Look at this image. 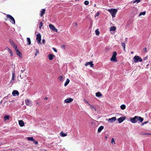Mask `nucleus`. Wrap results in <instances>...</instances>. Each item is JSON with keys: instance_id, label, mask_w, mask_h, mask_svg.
<instances>
[{"instance_id": "obj_1", "label": "nucleus", "mask_w": 151, "mask_h": 151, "mask_svg": "<svg viewBox=\"0 0 151 151\" xmlns=\"http://www.w3.org/2000/svg\"><path fill=\"white\" fill-rule=\"evenodd\" d=\"M107 10L110 13L113 18L115 17V15L117 12V9H108Z\"/></svg>"}, {"instance_id": "obj_2", "label": "nucleus", "mask_w": 151, "mask_h": 151, "mask_svg": "<svg viewBox=\"0 0 151 151\" xmlns=\"http://www.w3.org/2000/svg\"><path fill=\"white\" fill-rule=\"evenodd\" d=\"M134 62L136 63L138 62L142 61V59L138 56H135L133 58Z\"/></svg>"}, {"instance_id": "obj_3", "label": "nucleus", "mask_w": 151, "mask_h": 151, "mask_svg": "<svg viewBox=\"0 0 151 151\" xmlns=\"http://www.w3.org/2000/svg\"><path fill=\"white\" fill-rule=\"evenodd\" d=\"M6 17L9 18V20L12 24H15V20L14 18L10 15L7 14Z\"/></svg>"}, {"instance_id": "obj_4", "label": "nucleus", "mask_w": 151, "mask_h": 151, "mask_svg": "<svg viewBox=\"0 0 151 151\" xmlns=\"http://www.w3.org/2000/svg\"><path fill=\"white\" fill-rule=\"evenodd\" d=\"M117 54L116 52L114 51L113 52V55L111 59V61L114 62H116L117 60L116 59V56Z\"/></svg>"}, {"instance_id": "obj_5", "label": "nucleus", "mask_w": 151, "mask_h": 151, "mask_svg": "<svg viewBox=\"0 0 151 151\" xmlns=\"http://www.w3.org/2000/svg\"><path fill=\"white\" fill-rule=\"evenodd\" d=\"M36 40L37 42V43L38 44H41V35L40 33H38L37 35Z\"/></svg>"}, {"instance_id": "obj_6", "label": "nucleus", "mask_w": 151, "mask_h": 151, "mask_svg": "<svg viewBox=\"0 0 151 151\" xmlns=\"http://www.w3.org/2000/svg\"><path fill=\"white\" fill-rule=\"evenodd\" d=\"M137 116H135L133 118H131L130 119V121L132 123H135L137 121Z\"/></svg>"}, {"instance_id": "obj_7", "label": "nucleus", "mask_w": 151, "mask_h": 151, "mask_svg": "<svg viewBox=\"0 0 151 151\" xmlns=\"http://www.w3.org/2000/svg\"><path fill=\"white\" fill-rule=\"evenodd\" d=\"M26 104L27 106H31L32 105V101H30L29 99H26L25 100Z\"/></svg>"}, {"instance_id": "obj_8", "label": "nucleus", "mask_w": 151, "mask_h": 151, "mask_svg": "<svg viewBox=\"0 0 151 151\" xmlns=\"http://www.w3.org/2000/svg\"><path fill=\"white\" fill-rule=\"evenodd\" d=\"M49 27L53 31L56 32H58V29L55 28V27L52 24H50L49 25Z\"/></svg>"}, {"instance_id": "obj_9", "label": "nucleus", "mask_w": 151, "mask_h": 151, "mask_svg": "<svg viewBox=\"0 0 151 151\" xmlns=\"http://www.w3.org/2000/svg\"><path fill=\"white\" fill-rule=\"evenodd\" d=\"M116 119V117H114L111 118L109 119H108V121L110 123H112L115 122Z\"/></svg>"}, {"instance_id": "obj_10", "label": "nucleus", "mask_w": 151, "mask_h": 151, "mask_svg": "<svg viewBox=\"0 0 151 151\" xmlns=\"http://www.w3.org/2000/svg\"><path fill=\"white\" fill-rule=\"evenodd\" d=\"M126 119V117L123 116L120 117L117 119L119 123H121L123 121Z\"/></svg>"}, {"instance_id": "obj_11", "label": "nucleus", "mask_w": 151, "mask_h": 151, "mask_svg": "<svg viewBox=\"0 0 151 151\" xmlns=\"http://www.w3.org/2000/svg\"><path fill=\"white\" fill-rule=\"evenodd\" d=\"M73 101V99L70 98H69L64 101L66 103H70Z\"/></svg>"}, {"instance_id": "obj_12", "label": "nucleus", "mask_w": 151, "mask_h": 151, "mask_svg": "<svg viewBox=\"0 0 151 151\" xmlns=\"http://www.w3.org/2000/svg\"><path fill=\"white\" fill-rule=\"evenodd\" d=\"M16 51V54L17 55L19 56L20 58L22 57V55L21 52H20L19 50L17 49H15Z\"/></svg>"}, {"instance_id": "obj_13", "label": "nucleus", "mask_w": 151, "mask_h": 151, "mask_svg": "<svg viewBox=\"0 0 151 151\" xmlns=\"http://www.w3.org/2000/svg\"><path fill=\"white\" fill-rule=\"evenodd\" d=\"M12 94L14 96H16L17 95L18 96L19 93L18 91L17 90H14L12 92Z\"/></svg>"}, {"instance_id": "obj_14", "label": "nucleus", "mask_w": 151, "mask_h": 151, "mask_svg": "<svg viewBox=\"0 0 151 151\" xmlns=\"http://www.w3.org/2000/svg\"><path fill=\"white\" fill-rule=\"evenodd\" d=\"M89 65H90V67H93L94 65L93 64V62L91 61L90 62H88L86 63L85 64V65L86 66Z\"/></svg>"}, {"instance_id": "obj_15", "label": "nucleus", "mask_w": 151, "mask_h": 151, "mask_svg": "<svg viewBox=\"0 0 151 151\" xmlns=\"http://www.w3.org/2000/svg\"><path fill=\"white\" fill-rule=\"evenodd\" d=\"M15 73H14L12 72V80L10 81V83H13L14 82V81L15 79Z\"/></svg>"}, {"instance_id": "obj_16", "label": "nucleus", "mask_w": 151, "mask_h": 151, "mask_svg": "<svg viewBox=\"0 0 151 151\" xmlns=\"http://www.w3.org/2000/svg\"><path fill=\"white\" fill-rule=\"evenodd\" d=\"M19 125L21 127H23L24 125V123L23 122V121L22 120H20L19 121Z\"/></svg>"}, {"instance_id": "obj_17", "label": "nucleus", "mask_w": 151, "mask_h": 151, "mask_svg": "<svg viewBox=\"0 0 151 151\" xmlns=\"http://www.w3.org/2000/svg\"><path fill=\"white\" fill-rule=\"evenodd\" d=\"M45 9H43L42 10L40 14V15L41 17H42L43 16V14L45 13Z\"/></svg>"}, {"instance_id": "obj_18", "label": "nucleus", "mask_w": 151, "mask_h": 151, "mask_svg": "<svg viewBox=\"0 0 151 151\" xmlns=\"http://www.w3.org/2000/svg\"><path fill=\"white\" fill-rule=\"evenodd\" d=\"M55 56L53 55L50 54L49 55L48 57L50 60H52L53 59V57Z\"/></svg>"}, {"instance_id": "obj_19", "label": "nucleus", "mask_w": 151, "mask_h": 151, "mask_svg": "<svg viewBox=\"0 0 151 151\" xmlns=\"http://www.w3.org/2000/svg\"><path fill=\"white\" fill-rule=\"evenodd\" d=\"M60 135L61 137H64L67 136V134L66 133H64L63 131H62L60 133Z\"/></svg>"}, {"instance_id": "obj_20", "label": "nucleus", "mask_w": 151, "mask_h": 151, "mask_svg": "<svg viewBox=\"0 0 151 151\" xmlns=\"http://www.w3.org/2000/svg\"><path fill=\"white\" fill-rule=\"evenodd\" d=\"M137 121H139L140 122H142L143 121V120H144L143 118L141 117L140 116H137Z\"/></svg>"}, {"instance_id": "obj_21", "label": "nucleus", "mask_w": 151, "mask_h": 151, "mask_svg": "<svg viewBox=\"0 0 151 151\" xmlns=\"http://www.w3.org/2000/svg\"><path fill=\"white\" fill-rule=\"evenodd\" d=\"M104 127L103 126H100L98 129V132L99 133L103 129Z\"/></svg>"}, {"instance_id": "obj_22", "label": "nucleus", "mask_w": 151, "mask_h": 151, "mask_svg": "<svg viewBox=\"0 0 151 151\" xmlns=\"http://www.w3.org/2000/svg\"><path fill=\"white\" fill-rule=\"evenodd\" d=\"M96 96L97 97H99L102 96V94L100 92H97L96 93Z\"/></svg>"}, {"instance_id": "obj_23", "label": "nucleus", "mask_w": 151, "mask_h": 151, "mask_svg": "<svg viewBox=\"0 0 151 151\" xmlns=\"http://www.w3.org/2000/svg\"><path fill=\"white\" fill-rule=\"evenodd\" d=\"M9 115L5 116L4 117V121H6V120H8L9 119Z\"/></svg>"}, {"instance_id": "obj_24", "label": "nucleus", "mask_w": 151, "mask_h": 151, "mask_svg": "<svg viewBox=\"0 0 151 151\" xmlns=\"http://www.w3.org/2000/svg\"><path fill=\"white\" fill-rule=\"evenodd\" d=\"M120 108L122 110H124L126 109V106L124 104H122L120 106Z\"/></svg>"}, {"instance_id": "obj_25", "label": "nucleus", "mask_w": 151, "mask_h": 151, "mask_svg": "<svg viewBox=\"0 0 151 151\" xmlns=\"http://www.w3.org/2000/svg\"><path fill=\"white\" fill-rule=\"evenodd\" d=\"M70 82V80L69 79H67L66 80V82L64 84V86H66Z\"/></svg>"}, {"instance_id": "obj_26", "label": "nucleus", "mask_w": 151, "mask_h": 151, "mask_svg": "<svg viewBox=\"0 0 151 151\" xmlns=\"http://www.w3.org/2000/svg\"><path fill=\"white\" fill-rule=\"evenodd\" d=\"M27 139L29 141H34V139L32 137H27Z\"/></svg>"}, {"instance_id": "obj_27", "label": "nucleus", "mask_w": 151, "mask_h": 151, "mask_svg": "<svg viewBox=\"0 0 151 151\" xmlns=\"http://www.w3.org/2000/svg\"><path fill=\"white\" fill-rule=\"evenodd\" d=\"M27 40L28 42L27 45H30L31 44V41L30 38L29 37H27Z\"/></svg>"}, {"instance_id": "obj_28", "label": "nucleus", "mask_w": 151, "mask_h": 151, "mask_svg": "<svg viewBox=\"0 0 151 151\" xmlns=\"http://www.w3.org/2000/svg\"><path fill=\"white\" fill-rule=\"evenodd\" d=\"M141 0H135V1H133L131 2L133 4L136 3V4H137Z\"/></svg>"}, {"instance_id": "obj_29", "label": "nucleus", "mask_w": 151, "mask_h": 151, "mask_svg": "<svg viewBox=\"0 0 151 151\" xmlns=\"http://www.w3.org/2000/svg\"><path fill=\"white\" fill-rule=\"evenodd\" d=\"M116 27L113 26L111 27L110 28V31H115L116 30Z\"/></svg>"}, {"instance_id": "obj_30", "label": "nucleus", "mask_w": 151, "mask_h": 151, "mask_svg": "<svg viewBox=\"0 0 151 151\" xmlns=\"http://www.w3.org/2000/svg\"><path fill=\"white\" fill-rule=\"evenodd\" d=\"M95 33L97 35H99L100 32L99 31L98 29H97L95 30Z\"/></svg>"}, {"instance_id": "obj_31", "label": "nucleus", "mask_w": 151, "mask_h": 151, "mask_svg": "<svg viewBox=\"0 0 151 151\" xmlns=\"http://www.w3.org/2000/svg\"><path fill=\"white\" fill-rule=\"evenodd\" d=\"M122 46L123 47L124 50L125 51V45L124 42L122 43Z\"/></svg>"}, {"instance_id": "obj_32", "label": "nucleus", "mask_w": 151, "mask_h": 151, "mask_svg": "<svg viewBox=\"0 0 151 151\" xmlns=\"http://www.w3.org/2000/svg\"><path fill=\"white\" fill-rule=\"evenodd\" d=\"M142 135H151V134L149 133H148L143 132L142 133Z\"/></svg>"}, {"instance_id": "obj_33", "label": "nucleus", "mask_w": 151, "mask_h": 151, "mask_svg": "<svg viewBox=\"0 0 151 151\" xmlns=\"http://www.w3.org/2000/svg\"><path fill=\"white\" fill-rule=\"evenodd\" d=\"M146 12H141L139 14V16H140L142 15H145V14Z\"/></svg>"}, {"instance_id": "obj_34", "label": "nucleus", "mask_w": 151, "mask_h": 151, "mask_svg": "<svg viewBox=\"0 0 151 151\" xmlns=\"http://www.w3.org/2000/svg\"><path fill=\"white\" fill-rule=\"evenodd\" d=\"M12 46L14 47L15 48V49H17V46L14 43V44H13V45H12Z\"/></svg>"}, {"instance_id": "obj_35", "label": "nucleus", "mask_w": 151, "mask_h": 151, "mask_svg": "<svg viewBox=\"0 0 151 151\" xmlns=\"http://www.w3.org/2000/svg\"><path fill=\"white\" fill-rule=\"evenodd\" d=\"M35 50H36V53L35 54V56H36L37 55V54L39 53V50L37 49H36Z\"/></svg>"}, {"instance_id": "obj_36", "label": "nucleus", "mask_w": 151, "mask_h": 151, "mask_svg": "<svg viewBox=\"0 0 151 151\" xmlns=\"http://www.w3.org/2000/svg\"><path fill=\"white\" fill-rule=\"evenodd\" d=\"M111 143L112 144H115V142L114 138H112L111 140Z\"/></svg>"}, {"instance_id": "obj_37", "label": "nucleus", "mask_w": 151, "mask_h": 151, "mask_svg": "<svg viewBox=\"0 0 151 151\" xmlns=\"http://www.w3.org/2000/svg\"><path fill=\"white\" fill-rule=\"evenodd\" d=\"M148 122H149L148 121H147L145 122H144L141 124V126H143L144 124H146L148 123Z\"/></svg>"}, {"instance_id": "obj_38", "label": "nucleus", "mask_w": 151, "mask_h": 151, "mask_svg": "<svg viewBox=\"0 0 151 151\" xmlns=\"http://www.w3.org/2000/svg\"><path fill=\"white\" fill-rule=\"evenodd\" d=\"M58 78L59 79L60 81H62L63 79V77L62 76H60Z\"/></svg>"}, {"instance_id": "obj_39", "label": "nucleus", "mask_w": 151, "mask_h": 151, "mask_svg": "<svg viewBox=\"0 0 151 151\" xmlns=\"http://www.w3.org/2000/svg\"><path fill=\"white\" fill-rule=\"evenodd\" d=\"M84 3L85 5H88V4L89 2L88 1H84Z\"/></svg>"}, {"instance_id": "obj_40", "label": "nucleus", "mask_w": 151, "mask_h": 151, "mask_svg": "<svg viewBox=\"0 0 151 151\" xmlns=\"http://www.w3.org/2000/svg\"><path fill=\"white\" fill-rule=\"evenodd\" d=\"M99 14H100V13L99 12H97L96 13V14L95 16V17H97L99 15Z\"/></svg>"}, {"instance_id": "obj_41", "label": "nucleus", "mask_w": 151, "mask_h": 151, "mask_svg": "<svg viewBox=\"0 0 151 151\" xmlns=\"http://www.w3.org/2000/svg\"><path fill=\"white\" fill-rule=\"evenodd\" d=\"M91 109L93 111H96V109L94 106L93 107H92V108H91Z\"/></svg>"}, {"instance_id": "obj_42", "label": "nucleus", "mask_w": 151, "mask_h": 151, "mask_svg": "<svg viewBox=\"0 0 151 151\" xmlns=\"http://www.w3.org/2000/svg\"><path fill=\"white\" fill-rule=\"evenodd\" d=\"M42 22H41L40 23V25H39V27L40 29H41L42 27Z\"/></svg>"}, {"instance_id": "obj_43", "label": "nucleus", "mask_w": 151, "mask_h": 151, "mask_svg": "<svg viewBox=\"0 0 151 151\" xmlns=\"http://www.w3.org/2000/svg\"><path fill=\"white\" fill-rule=\"evenodd\" d=\"M9 52L10 53V56H13V52H12V50H11Z\"/></svg>"}, {"instance_id": "obj_44", "label": "nucleus", "mask_w": 151, "mask_h": 151, "mask_svg": "<svg viewBox=\"0 0 151 151\" xmlns=\"http://www.w3.org/2000/svg\"><path fill=\"white\" fill-rule=\"evenodd\" d=\"M83 101H84V102L86 103V104H89L88 103V102L85 99H84L83 100Z\"/></svg>"}, {"instance_id": "obj_45", "label": "nucleus", "mask_w": 151, "mask_h": 151, "mask_svg": "<svg viewBox=\"0 0 151 151\" xmlns=\"http://www.w3.org/2000/svg\"><path fill=\"white\" fill-rule=\"evenodd\" d=\"M33 142H34L36 144H37L38 143V142L37 141H35V139H34V141H33Z\"/></svg>"}, {"instance_id": "obj_46", "label": "nucleus", "mask_w": 151, "mask_h": 151, "mask_svg": "<svg viewBox=\"0 0 151 151\" xmlns=\"http://www.w3.org/2000/svg\"><path fill=\"white\" fill-rule=\"evenodd\" d=\"M42 42L44 44H45V40L44 39H43L42 40Z\"/></svg>"}, {"instance_id": "obj_47", "label": "nucleus", "mask_w": 151, "mask_h": 151, "mask_svg": "<svg viewBox=\"0 0 151 151\" xmlns=\"http://www.w3.org/2000/svg\"><path fill=\"white\" fill-rule=\"evenodd\" d=\"M52 49L54 50V51H55V52H57V50L55 48H53Z\"/></svg>"}, {"instance_id": "obj_48", "label": "nucleus", "mask_w": 151, "mask_h": 151, "mask_svg": "<svg viewBox=\"0 0 151 151\" xmlns=\"http://www.w3.org/2000/svg\"><path fill=\"white\" fill-rule=\"evenodd\" d=\"M10 42L12 45H13V44H14L15 43L13 42V41H10Z\"/></svg>"}, {"instance_id": "obj_49", "label": "nucleus", "mask_w": 151, "mask_h": 151, "mask_svg": "<svg viewBox=\"0 0 151 151\" xmlns=\"http://www.w3.org/2000/svg\"><path fill=\"white\" fill-rule=\"evenodd\" d=\"M61 47H62V48H63V49H65V45H63L61 46Z\"/></svg>"}, {"instance_id": "obj_50", "label": "nucleus", "mask_w": 151, "mask_h": 151, "mask_svg": "<svg viewBox=\"0 0 151 151\" xmlns=\"http://www.w3.org/2000/svg\"><path fill=\"white\" fill-rule=\"evenodd\" d=\"M7 50L8 51H9V52L11 50L9 48H7Z\"/></svg>"}, {"instance_id": "obj_51", "label": "nucleus", "mask_w": 151, "mask_h": 151, "mask_svg": "<svg viewBox=\"0 0 151 151\" xmlns=\"http://www.w3.org/2000/svg\"><path fill=\"white\" fill-rule=\"evenodd\" d=\"M88 105H89L91 107V108H92V107H93V106H92V105H91L89 104H88Z\"/></svg>"}, {"instance_id": "obj_52", "label": "nucleus", "mask_w": 151, "mask_h": 151, "mask_svg": "<svg viewBox=\"0 0 151 151\" xmlns=\"http://www.w3.org/2000/svg\"><path fill=\"white\" fill-rule=\"evenodd\" d=\"M24 70H21V72H22V73H23V72L24 71Z\"/></svg>"}, {"instance_id": "obj_53", "label": "nucleus", "mask_w": 151, "mask_h": 151, "mask_svg": "<svg viewBox=\"0 0 151 151\" xmlns=\"http://www.w3.org/2000/svg\"><path fill=\"white\" fill-rule=\"evenodd\" d=\"M48 99V98L47 97H46L44 98V99L45 100H47Z\"/></svg>"}, {"instance_id": "obj_54", "label": "nucleus", "mask_w": 151, "mask_h": 151, "mask_svg": "<svg viewBox=\"0 0 151 151\" xmlns=\"http://www.w3.org/2000/svg\"><path fill=\"white\" fill-rule=\"evenodd\" d=\"M20 77L21 78H22L24 77L23 76H22L21 75H20Z\"/></svg>"}, {"instance_id": "obj_55", "label": "nucleus", "mask_w": 151, "mask_h": 151, "mask_svg": "<svg viewBox=\"0 0 151 151\" xmlns=\"http://www.w3.org/2000/svg\"><path fill=\"white\" fill-rule=\"evenodd\" d=\"M144 50H145V51H146V50H147V48H145L144 49Z\"/></svg>"}, {"instance_id": "obj_56", "label": "nucleus", "mask_w": 151, "mask_h": 151, "mask_svg": "<svg viewBox=\"0 0 151 151\" xmlns=\"http://www.w3.org/2000/svg\"><path fill=\"white\" fill-rule=\"evenodd\" d=\"M107 138V136H106L105 137V139H106Z\"/></svg>"}, {"instance_id": "obj_57", "label": "nucleus", "mask_w": 151, "mask_h": 151, "mask_svg": "<svg viewBox=\"0 0 151 151\" xmlns=\"http://www.w3.org/2000/svg\"><path fill=\"white\" fill-rule=\"evenodd\" d=\"M75 24L76 25H77V23L76 22H75Z\"/></svg>"}, {"instance_id": "obj_58", "label": "nucleus", "mask_w": 151, "mask_h": 151, "mask_svg": "<svg viewBox=\"0 0 151 151\" xmlns=\"http://www.w3.org/2000/svg\"><path fill=\"white\" fill-rule=\"evenodd\" d=\"M131 53L132 54L133 53V52H132V51L131 52Z\"/></svg>"}, {"instance_id": "obj_59", "label": "nucleus", "mask_w": 151, "mask_h": 151, "mask_svg": "<svg viewBox=\"0 0 151 151\" xmlns=\"http://www.w3.org/2000/svg\"><path fill=\"white\" fill-rule=\"evenodd\" d=\"M94 6L95 7H96V4H95L94 5Z\"/></svg>"}, {"instance_id": "obj_60", "label": "nucleus", "mask_w": 151, "mask_h": 151, "mask_svg": "<svg viewBox=\"0 0 151 151\" xmlns=\"http://www.w3.org/2000/svg\"><path fill=\"white\" fill-rule=\"evenodd\" d=\"M37 104H38V103H37Z\"/></svg>"}, {"instance_id": "obj_61", "label": "nucleus", "mask_w": 151, "mask_h": 151, "mask_svg": "<svg viewBox=\"0 0 151 151\" xmlns=\"http://www.w3.org/2000/svg\"><path fill=\"white\" fill-rule=\"evenodd\" d=\"M45 151H47L45 150Z\"/></svg>"}]
</instances>
